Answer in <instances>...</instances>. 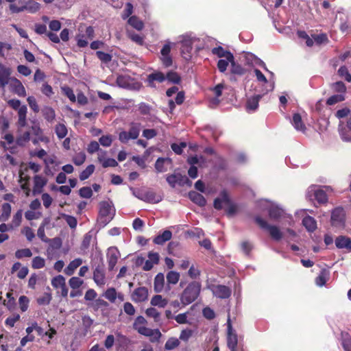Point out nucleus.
Wrapping results in <instances>:
<instances>
[{
	"instance_id": "nucleus-1",
	"label": "nucleus",
	"mask_w": 351,
	"mask_h": 351,
	"mask_svg": "<svg viewBox=\"0 0 351 351\" xmlns=\"http://www.w3.org/2000/svg\"><path fill=\"white\" fill-rule=\"evenodd\" d=\"M261 210H266L271 220L278 221L282 219H287L289 224L292 222V216L287 214L285 210L278 204L267 199H261L258 202Z\"/></svg>"
},
{
	"instance_id": "nucleus-2",
	"label": "nucleus",
	"mask_w": 351,
	"mask_h": 351,
	"mask_svg": "<svg viewBox=\"0 0 351 351\" xmlns=\"http://www.w3.org/2000/svg\"><path fill=\"white\" fill-rule=\"evenodd\" d=\"M115 209L112 202H102L99 204V213L97 226L99 228L105 227L114 217Z\"/></svg>"
},
{
	"instance_id": "nucleus-3",
	"label": "nucleus",
	"mask_w": 351,
	"mask_h": 351,
	"mask_svg": "<svg viewBox=\"0 0 351 351\" xmlns=\"http://www.w3.org/2000/svg\"><path fill=\"white\" fill-rule=\"evenodd\" d=\"M200 292V285L193 282L190 283L181 295L180 300L184 305H188L195 301Z\"/></svg>"
},
{
	"instance_id": "nucleus-4",
	"label": "nucleus",
	"mask_w": 351,
	"mask_h": 351,
	"mask_svg": "<svg viewBox=\"0 0 351 351\" xmlns=\"http://www.w3.org/2000/svg\"><path fill=\"white\" fill-rule=\"evenodd\" d=\"M254 72L257 81L262 84V90H261V93H263V95H266L274 89L275 82L273 79L274 75H271V78L267 80L260 70L255 69Z\"/></svg>"
},
{
	"instance_id": "nucleus-5",
	"label": "nucleus",
	"mask_w": 351,
	"mask_h": 351,
	"mask_svg": "<svg viewBox=\"0 0 351 351\" xmlns=\"http://www.w3.org/2000/svg\"><path fill=\"white\" fill-rule=\"evenodd\" d=\"M255 221L261 228L268 230L273 239L280 241L282 238V232L278 226L269 225L267 222L261 217H256L255 218Z\"/></svg>"
},
{
	"instance_id": "nucleus-6",
	"label": "nucleus",
	"mask_w": 351,
	"mask_h": 351,
	"mask_svg": "<svg viewBox=\"0 0 351 351\" xmlns=\"http://www.w3.org/2000/svg\"><path fill=\"white\" fill-rule=\"evenodd\" d=\"M227 344L230 351H239L238 350V336L235 330L232 328V319L228 316L227 320Z\"/></svg>"
},
{
	"instance_id": "nucleus-7",
	"label": "nucleus",
	"mask_w": 351,
	"mask_h": 351,
	"mask_svg": "<svg viewBox=\"0 0 351 351\" xmlns=\"http://www.w3.org/2000/svg\"><path fill=\"white\" fill-rule=\"evenodd\" d=\"M133 195L145 202L156 204L162 200L160 195H157L153 191H140L133 190Z\"/></svg>"
},
{
	"instance_id": "nucleus-8",
	"label": "nucleus",
	"mask_w": 351,
	"mask_h": 351,
	"mask_svg": "<svg viewBox=\"0 0 351 351\" xmlns=\"http://www.w3.org/2000/svg\"><path fill=\"white\" fill-rule=\"evenodd\" d=\"M309 197H314L319 203H325L328 200L326 192L318 186L312 185L307 190Z\"/></svg>"
},
{
	"instance_id": "nucleus-9",
	"label": "nucleus",
	"mask_w": 351,
	"mask_h": 351,
	"mask_svg": "<svg viewBox=\"0 0 351 351\" xmlns=\"http://www.w3.org/2000/svg\"><path fill=\"white\" fill-rule=\"evenodd\" d=\"M194 39L189 36H182L181 43V53L184 59L189 60L191 57V51Z\"/></svg>"
},
{
	"instance_id": "nucleus-10",
	"label": "nucleus",
	"mask_w": 351,
	"mask_h": 351,
	"mask_svg": "<svg viewBox=\"0 0 351 351\" xmlns=\"http://www.w3.org/2000/svg\"><path fill=\"white\" fill-rule=\"evenodd\" d=\"M331 223L335 227H344L345 213L343 208H336L332 210L331 214Z\"/></svg>"
},
{
	"instance_id": "nucleus-11",
	"label": "nucleus",
	"mask_w": 351,
	"mask_h": 351,
	"mask_svg": "<svg viewBox=\"0 0 351 351\" xmlns=\"http://www.w3.org/2000/svg\"><path fill=\"white\" fill-rule=\"evenodd\" d=\"M121 254L116 247H110L107 250L106 257L108 265V269L112 271L114 269Z\"/></svg>"
},
{
	"instance_id": "nucleus-12",
	"label": "nucleus",
	"mask_w": 351,
	"mask_h": 351,
	"mask_svg": "<svg viewBox=\"0 0 351 351\" xmlns=\"http://www.w3.org/2000/svg\"><path fill=\"white\" fill-rule=\"evenodd\" d=\"M101 263L103 262L101 256L99 257ZM93 280L98 286H104L106 284V275L103 263L95 267L93 271Z\"/></svg>"
},
{
	"instance_id": "nucleus-13",
	"label": "nucleus",
	"mask_w": 351,
	"mask_h": 351,
	"mask_svg": "<svg viewBox=\"0 0 351 351\" xmlns=\"http://www.w3.org/2000/svg\"><path fill=\"white\" fill-rule=\"evenodd\" d=\"M117 83L119 86L127 89H136L140 86L138 83L134 82L130 77L127 75L119 76L117 79Z\"/></svg>"
},
{
	"instance_id": "nucleus-14",
	"label": "nucleus",
	"mask_w": 351,
	"mask_h": 351,
	"mask_svg": "<svg viewBox=\"0 0 351 351\" xmlns=\"http://www.w3.org/2000/svg\"><path fill=\"white\" fill-rule=\"evenodd\" d=\"M148 289L145 287H140L134 290L131 295L132 300L135 302H143L147 300Z\"/></svg>"
},
{
	"instance_id": "nucleus-15",
	"label": "nucleus",
	"mask_w": 351,
	"mask_h": 351,
	"mask_svg": "<svg viewBox=\"0 0 351 351\" xmlns=\"http://www.w3.org/2000/svg\"><path fill=\"white\" fill-rule=\"evenodd\" d=\"M116 335V351H126L130 339L122 335L120 332L117 331Z\"/></svg>"
},
{
	"instance_id": "nucleus-16",
	"label": "nucleus",
	"mask_w": 351,
	"mask_h": 351,
	"mask_svg": "<svg viewBox=\"0 0 351 351\" xmlns=\"http://www.w3.org/2000/svg\"><path fill=\"white\" fill-rule=\"evenodd\" d=\"M148 259L145 261V264L143 267L144 271L151 270L154 265H157L159 263L160 256L157 252H149L148 253Z\"/></svg>"
},
{
	"instance_id": "nucleus-17",
	"label": "nucleus",
	"mask_w": 351,
	"mask_h": 351,
	"mask_svg": "<svg viewBox=\"0 0 351 351\" xmlns=\"http://www.w3.org/2000/svg\"><path fill=\"white\" fill-rule=\"evenodd\" d=\"M211 290L215 296L222 299L228 298L231 294L230 289L225 285L213 286Z\"/></svg>"
},
{
	"instance_id": "nucleus-18",
	"label": "nucleus",
	"mask_w": 351,
	"mask_h": 351,
	"mask_svg": "<svg viewBox=\"0 0 351 351\" xmlns=\"http://www.w3.org/2000/svg\"><path fill=\"white\" fill-rule=\"evenodd\" d=\"M166 80L165 75L160 71L154 72L147 76V82L150 87H155V82H163Z\"/></svg>"
},
{
	"instance_id": "nucleus-19",
	"label": "nucleus",
	"mask_w": 351,
	"mask_h": 351,
	"mask_svg": "<svg viewBox=\"0 0 351 351\" xmlns=\"http://www.w3.org/2000/svg\"><path fill=\"white\" fill-rule=\"evenodd\" d=\"M212 53L221 59L226 58L228 60L232 61L234 57L233 54L230 51L226 50L220 46L214 47L212 49Z\"/></svg>"
},
{
	"instance_id": "nucleus-20",
	"label": "nucleus",
	"mask_w": 351,
	"mask_h": 351,
	"mask_svg": "<svg viewBox=\"0 0 351 351\" xmlns=\"http://www.w3.org/2000/svg\"><path fill=\"white\" fill-rule=\"evenodd\" d=\"M246 61L247 64L254 66H261L264 68V69L267 71L270 75H274V73L269 71L267 68L266 67L265 64L259 58L254 56L252 53H247L246 55Z\"/></svg>"
},
{
	"instance_id": "nucleus-21",
	"label": "nucleus",
	"mask_w": 351,
	"mask_h": 351,
	"mask_svg": "<svg viewBox=\"0 0 351 351\" xmlns=\"http://www.w3.org/2000/svg\"><path fill=\"white\" fill-rule=\"evenodd\" d=\"M105 151H101L98 154V161L101 163L103 167L106 168L109 167H114L118 165L117 162L114 158H105Z\"/></svg>"
},
{
	"instance_id": "nucleus-22",
	"label": "nucleus",
	"mask_w": 351,
	"mask_h": 351,
	"mask_svg": "<svg viewBox=\"0 0 351 351\" xmlns=\"http://www.w3.org/2000/svg\"><path fill=\"white\" fill-rule=\"evenodd\" d=\"M11 69L0 63V86L4 87L9 82Z\"/></svg>"
},
{
	"instance_id": "nucleus-23",
	"label": "nucleus",
	"mask_w": 351,
	"mask_h": 351,
	"mask_svg": "<svg viewBox=\"0 0 351 351\" xmlns=\"http://www.w3.org/2000/svg\"><path fill=\"white\" fill-rule=\"evenodd\" d=\"M263 93L255 95L252 97L249 98L247 101L246 108L248 111H254L258 107V103L260 99L263 96Z\"/></svg>"
},
{
	"instance_id": "nucleus-24",
	"label": "nucleus",
	"mask_w": 351,
	"mask_h": 351,
	"mask_svg": "<svg viewBox=\"0 0 351 351\" xmlns=\"http://www.w3.org/2000/svg\"><path fill=\"white\" fill-rule=\"evenodd\" d=\"M291 124L297 131L301 132L302 133L306 132V128L304 124L300 114L295 113L293 114Z\"/></svg>"
},
{
	"instance_id": "nucleus-25",
	"label": "nucleus",
	"mask_w": 351,
	"mask_h": 351,
	"mask_svg": "<svg viewBox=\"0 0 351 351\" xmlns=\"http://www.w3.org/2000/svg\"><path fill=\"white\" fill-rule=\"evenodd\" d=\"M83 263L80 258H75L71 261L67 267L64 269V274L67 276H71L74 274L75 269L79 267Z\"/></svg>"
},
{
	"instance_id": "nucleus-26",
	"label": "nucleus",
	"mask_w": 351,
	"mask_h": 351,
	"mask_svg": "<svg viewBox=\"0 0 351 351\" xmlns=\"http://www.w3.org/2000/svg\"><path fill=\"white\" fill-rule=\"evenodd\" d=\"M336 247L339 249H348L351 251V239L345 236H339L335 239Z\"/></svg>"
},
{
	"instance_id": "nucleus-27",
	"label": "nucleus",
	"mask_w": 351,
	"mask_h": 351,
	"mask_svg": "<svg viewBox=\"0 0 351 351\" xmlns=\"http://www.w3.org/2000/svg\"><path fill=\"white\" fill-rule=\"evenodd\" d=\"M146 323L147 321L143 316H138L133 324V327L138 333L143 335L148 328L145 326Z\"/></svg>"
},
{
	"instance_id": "nucleus-28",
	"label": "nucleus",
	"mask_w": 351,
	"mask_h": 351,
	"mask_svg": "<svg viewBox=\"0 0 351 351\" xmlns=\"http://www.w3.org/2000/svg\"><path fill=\"white\" fill-rule=\"evenodd\" d=\"M47 180L41 176L36 175L34 178V193H38L41 192L42 189L46 185Z\"/></svg>"
},
{
	"instance_id": "nucleus-29",
	"label": "nucleus",
	"mask_w": 351,
	"mask_h": 351,
	"mask_svg": "<svg viewBox=\"0 0 351 351\" xmlns=\"http://www.w3.org/2000/svg\"><path fill=\"white\" fill-rule=\"evenodd\" d=\"M172 237V233L170 230H165L154 239V243L157 245H162L169 241Z\"/></svg>"
},
{
	"instance_id": "nucleus-30",
	"label": "nucleus",
	"mask_w": 351,
	"mask_h": 351,
	"mask_svg": "<svg viewBox=\"0 0 351 351\" xmlns=\"http://www.w3.org/2000/svg\"><path fill=\"white\" fill-rule=\"evenodd\" d=\"M229 198L228 194L223 191L221 193V197L216 198L214 201V207L216 209H221L223 206L229 204Z\"/></svg>"
},
{
	"instance_id": "nucleus-31",
	"label": "nucleus",
	"mask_w": 351,
	"mask_h": 351,
	"mask_svg": "<svg viewBox=\"0 0 351 351\" xmlns=\"http://www.w3.org/2000/svg\"><path fill=\"white\" fill-rule=\"evenodd\" d=\"M23 3L25 11H27L29 13H36L40 9V4L34 1L29 0L26 1L23 0Z\"/></svg>"
},
{
	"instance_id": "nucleus-32",
	"label": "nucleus",
	"mask_w": 351,
	"mask_h": 351,
	"mask_svg": "<svg viewBox=\"0 0 351 351\" xmlns=\"http://www.w3.org/2000/svg\"><path fill=\"white\" fill-rule=\"evenodd\" d=\"M165 285V276L162 273H158L155 278L154 283V291L156 293H160L163 289Z\"/></svg>"
},
{
	"instance_id": "nucleus-33",
	"label": "nucleus",
	"mask_w": 351,
	"mask_h": 351,
	"mask_svg": "<svg viewBox=\"0 0 351 351\" xmlns=\"http://www.w3.org/2000/svg\"><path fill=\"white\" fill-rule=\"evenodd\" d=\"M302 224L305 228L311 232H314L317 228V222L315 219L311 216L304 217Z\"/></svg>"
},
{
	"instance_id": "nucleus-34",
	"label": "nucleus",
	"mask_w": 351,
	"mask_h": 351,
	"mask_svg": "<svg viewBox=\"0 0 351 351\" xmlns=\"http://www.w3.org/2000/svg\"><path fill=\"white\" fill-rule=\"evenodd\" d=\"M143 335L149 337L152 342H158L159 341L162 334L158 329H151L148 328Z\"/></svg>"
},
{
	"instance_id": "nucleus-35",
	"label": "nucleus",
	"mask_w": 351,
	"mask_h": 351,
	"mask_svg": "<svg viewBox=\"0 0 351 351\" xmlns=\"http://www.w3.org/2000/svg\"><path fill=\"white\" fill-rule=\"evenodd\" d=\"M189 197L191 201H193L194 203L197 204L200 206H204L206 203V201L204 196L195 191L190 192L189 193Z\"/></svg>"
},
{
	"instance_id": "nucleus-36",
	"label": "nucleus",
	"mask_w": 351,
	"mask_h": 351,
	"mask_svg": "<svg viewBox=\"0 0 351 351\" xmlns=\"http://www.w3.org/2000/svg\"><path fill=\"white\" fill-rule=\"evenodd\" d=\"M329 278V271L326 269H322L315 279V283L319 287L324 286Z\"/></svg>"
},
{
	"instance_id": "nucleus-37",
	"label": "nucleus",
	"mask_w": 351,
	"mask_h": 351,
	"mask_svg": "<svg viewBox=\"0 0 351 351\" xmlns=\"http://www.w3.org/2000/svg\"><path fill=\"white\" fill-rule=\"evenodd\" d=\"M43 115L45 119L49 123H52L56 118L54 110L49 106H45L42 110Z\"/></svg>"
},
{
	"instance_id": "nucleus-38",
	"label": "nucleus",
	"mask_w": 351,
	"mask_h": 351,
	"mask_svg": "<svg viewBox=\"0 0 351 351\" xmlns=\"http://www.w3.org/2000/svg\"><path fill=\"white\" fill-rule=\"evenodd\" d=\"M12 208L10 204L4 203L1 206V214L0 215V221H6L10 215Z\"/></svg>"
},
{
	"instance_id": "nucleus-39",
	"label": "nucleus",
	"mask_w": 351,
	"mask_h": 351,
	"mask_svg": "<svg viewBox=\"0 0 351 351\" xmlns=\"http://www.w3.org/2000/svg\"><path fill=\"white\" fill-rule=\"evenodd\" d=\"M55 132L58 138L62 139L67 135L68 130L64 123H59L55 127Z\"/></svg>"
},
{
	"instance_id": "nucleus-40",
	"label": "nucleus",
	"mask_w": 351,
	"mask_h": 351,
	"mask_svg": "<svg viewBox=\"0 0 351 351\" xmlns=\"http://www.w3.org/2000/svg\"><path fill=\"white\" fill-rule=\"evenodd\" d=\"M167 303V300L162 298L160 295H156L151 300V304L152 306H156L160 308L165 307Z\"/></svg>"
},
{
	"instance_id": "nucleus-41",
	"label": "nucleus",
	"mask_w": 351,
	"mask_h": 351,
	"mask_svg": "<svg viewBox=\"0 0 351 351\" xmlns=\"http://www.w3.org/2000/svg\"><path fill=\"white\" fill-rule=\"evenodd\" d=\"M141 125L139 123H132L130 130L128 132V135L132 139H136L140 133Z\"/></svg>"
},
{
	"instance_id": "nucleus-42",
	"label": "nucleus",
	"mask_w": 351,
	"mask_h": 351,
	"mask_svg": "<svg viewBox=\"0 0 351 351\" xmlns=\"http://www.w3.org/2000/svg\"><path fill=\"white\" fill-rule=\"evenodd\" d=\"M128 23L135 28L136 29L140 31L142 30L144 27V24L142 21L139 20L136 16H132L128 19Z\"/></svg>"
},
{
	"instance_id": "nucleus-43",
	"label": "nucleus",
	"mask_w": 351,
	"mask_h": 351,
	"mask_svg": "<svg viewBox=\"0 0 351 351\" xmlns=\"http://www.w3.org/2000/svg\"><path fill=\"white\" fill-rule=\"evenodd\" d=\"M167 163H169V160L168 159L162 158H158L155 164L156 171L159 173L166 171L167 169L165 167V165Z\"/></svg>"
},
{
	"instance_id": "nucleus-44",
	"label": "nucleus",
	"mask_w": 351,
	"mask_h": 351,
	"mask_svg": "<svg viewBox=\"0 0 351 351\" xmlns=\"http://www.w3.org/2000/svg\"><path fill=\"white\" fill-rule=\"evenodd\" d=\"M65 283L66 279L62 275H58L51 280V285L56 289H60Z\"/></svg>"
},
{
	"instance_id": "nucleus-45",
	"label": "nucleus",
	"mask_w": 351,
	"mask_h": 351,
	"mask_svg": "<svg viewBox=\"0 0 351 351\" xmlns=\"http://www.w3.org/2000/svg\"><path fill=\"white\" fill-rule=\"evenodd\" d=\"M52 299L51 293L49 292L44 293L41 296L37 298V302L39 305H48Z\"/></svg>"
},
{
	"instance_id": "nucleus-46",
	"label": "nucleus",
	"mask_w": 351,
	"mask_h": 351,
	"mask_svg": "<svg viewBox=\"0 0 351 351\" xmlns=\"http://www.w3.org/2000/svg\"><path fill=\"white\" fill-rule=\"evenodd\" d=\"M61 217L66 221V223L71 228L74 229L76 228L77 221L75 217L62 213L61 214Z\"/></svg>"
},
{
	"instance_id": "nucleus-47",
	"label": "nucleus",
	"mask_w": 351,
	"mask_h": 351,
	"mask_svg": "<svg viewBox=\"0 0 351 351\" xmlns=\"http://www.w3.org/2000/svg\"><path fill=\"white\" fill-rule=\"evenodd\" d=\"M180 279V274L175 271H170L167 274V280L169 284L176 285Z\"/></svg>"
},
{
	"instance_id": "nucleus-48",
	"label": "nucleus",
	"mask_w": 351,
	"mask_h": 351,
	"mask_svg": "<svg viewBox=\"0 0 351 351\" xmlns=\"http://www.w3.org/2000/svg\"><path fill=\"white\" fill-rule=\"evenodd\" d=\"M95 171V166L93 165H89L84 171L81 172L80 174V179L81 180H85L88 179L90 175L93 174V173Z\"/></svg>"
},
{
	"instance_id": "nucleus-49",
	"label": "nucleus",
	"mask_w": 351,
	"mask_h": 351,
	"mask_svg": "<svg viewBox=\"0 0 351 351\" xmlns=\"http://www.w3.org/2000/svg\"><path fill=\"white\" fill-rule=\"evenodd\" d=\"M315 43L318 45L327 44L329 40L326 34H314L312 36Z\"/></svg>"
},
{
	"instance_id": "nucleus-50",
	"label": "nucleus",
	"mask_w": 351,
	"mask_h": 351,
	"mask_svg": "<svg viewBox=\"0 0 351 351\" xmlns=\"http://www.w3.org/2000/svg\"><path fill=\"white\" fill-rule=\"evenodd\" d=\"M12 13H19L25 11L23 0H19L17 3H12L9 6Z\"/></svg>"
},
{
	"instance_id": "nucleus-51",
	"label": "nucleus",
	"mask_w": 351,
	"mask_h": 351,
	"mask_svg": "<svg viewBox=\"0 0 351 351\" xmlns=\"http://www.w3.org/2000/svg\"><path fill=\"white\" fill-rule=\"evenodd\" d=\"M6 297L8 298V301H4L3 304L7 307L8 310H14L16 302L14 297H12V294L10 293H7Z\"/></svg>"
},
{
	"instance_id": "nucleus-52",
	"label": "nucleus",
	"mask_w": 351,
	"mask_h": 351,
	"mask_svg": "<svg viewBox=\"0 0 351 351\" xmlns=\"http://www.w3.org/2000/svg\"><path fill=\"white\" fill-rule=\"evenodd\" d=\"M231 72L237 75H243L245 73L244 69L239 64L236 63L234 57L231 62Z\"/></svg>"
},
{
	"instance_id": "nucleus-53",
	"label": "nucleus",
	"mask_w": 351,
	"mask_h": 351,
	"mask_svg": "<svg viewBox=\"0 0 351 351\" xmlns=\"http://www.w3.org/2000/svg\"><path fill=\"white\" fill-rule=\"evenodd\" d=\"M86 154L81 152L79 153H77L73 158V163L77 166L82 165L86 160Z\"/></svg>"
},
{
	"instance_id": "nucleus-54",
	"label": "nucleus",
	"mask_w": 351,
	"mask_h": 351,
	"mask_svg": "<svg viewBox=\"0 0 351 351\" xmlns=\"http://www.w3.org/2000/svg\"><path fill=\"white\" fill-rule=\"evenodd\" d=\"M84 283V280L78 277H72L69 280V286L73 289H79Z\"/></svg>"
},
{
	"instance_id": "nucleus-55",
	"label": "nucleus",
	"mask_w": 351,
	"mask_h": 351,
	"mask_svg": "<svg viewBox=\"0 0 351 351\" xmlns=\"http://www.w3.org/2000/svg\"><path fill=\"white\" fill-rule=\"evenodd\" d=\"M179 344H180V341H179L178 339L175 338V337H171V338H169L165 343V348L167 350H173V349L176 348V347H178L179 346Z\"/></svg>"
},
{
	"instance_id": "nucleus-56",
	"label": "nucleus",
	"mask_w": 351,
	"mask_h": 351,
	"mask_svg": "<svg viewBox=\"0 0 351 351\" xmlns=\"http://www.w3.org/2000/svg\"><path fill=\"white\" fill-rule=\"evenodd\" d=\"M345 99V97H344V95H342V94H337V95H332L331 97H330L327 101H326V104L328 105H334L338 102H340V101H342Z\"/></svg>"
},
{
	"instance_id": "nucleus-57",
	"label": "nucleus",
	"mask_w": 351,
	"mask_h": 351,
	"mask_svg": "<svg viewBox=\"0 0 351 351\" xmlns=\"http://www.w3.org/2000/svg\"><path fill=\"white\" fill-rule=\"evenodd\" d=\"M128 37L134 43H137L139 45H143L144 43L143 37L141 35L136 34L133 32L128 31Z\"/></svg>"
},
{
	"instance_id": "nucleus-58",
	"label": "nucleus",
	"mask_w": 351,
	"mask_h": 351,
	"mask_svg": "<svg viewBox=\"0 0 351 351\" xmlns=\"http://www.w3.org/2000/svg\"><path fill=\"white\" fill-rule=\"evenodd\" d=\"M146 315L148 317L154 318L155 322H159L160 318V313L155 308H148L146 310Z\"/></svg>"
},
{
	"instance_id": "nucleus-59",
	"label": "nucleus",
	"mask_w": 351,
	"mask_h": 351,
	"mask_svg": "<svg viewBox=\"0 0 351 351\" xmlns=\"http://www.w3.org/2000/svg\"><path fill=\"white\" fill-rule=\"evenodd\" d=\"M339 134L341 139L343 141L350 142L351 141V130H348L346 128H339Z\"/></svg>"
},
{
	"instance_id": "nucleus-60",
	"label": "nucleus",
	"mask_w": 351,
	"mask_h": 351,
	"mask_svg": "<svg viewBox=\"0 0 351 351\" xmlns=\"http://www.w3.org/2000/svg\"><path fill=\"white\" fill-rule=\"evenodd\" d=\"M45 259L40 256H36L32 260V266L34 269H41L45 267Z\"/></svg>"
},
{
	"instance_id": "nucleus-61",
	"label": "nucleus",
	"mask_w": 351,
	"mask_h": 351,
	"mask_svg": "<svg viewBox=\"0 0 351 351\" xmlns=\"http://www.w3.org/2000/svg\"><path fill=\"white\" fill-rule=\"evenodd\" d=\"M32 256V253L31 250L28 248L18 250L15 252V256L19 259H21L24 257L29 258L31 257Z\"/></svg>"
},
{
	"instance_id": "nucleus-62",
	"label": "nucleus",
	"mask_w": 351,
	"mask_h": 351,
	"mask_svg": "<svg viewBox=\"0 0 351 351\" xmlns=\"http://www.w3.org/2000/svg\"><path fill=\"white\" fill-rule=\"evenodd\" d=\"M232 60H228L226 58L219 60L217 62V68L221 73H224L229 65L231 64Z\"/></svg>"
},
{
	"instance_id": "nucleus-63",
	"label": "nucleus",
	"mask_w": 351,
	"mask_h": 351,
	"mask_svg": "<svg viewBox=\"0 0 351 351\" xmlns=\"http://www.w3.org/2000/svg\"><path fill=\"white\" fill-rule=\"evenodd\" d=\"M29 300L27 296H25V295L20 296V298L19 299V307H20L21 311L25 312L27 310L28 306H29Z\"/></svg>"
},
{
	"instance_id": "nucleus-64",
	"label": "nucleus",
	"mask_w": 351,
	"mask_h": 351,
	"mask_svg": "<svg viewBox=\"0 0 351 351\" xmlns=\"http://www.w3.org/2000/svg\"><path fill=\"white\" fill-rule=\"evenodd\" d=\"M104 297L111 302H114L117 298V291L114 288L108 289L105 293Z\"/></svg>"
}]
</instances>
